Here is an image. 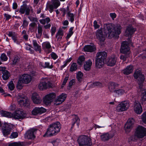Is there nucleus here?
Instances as JSON below:
<instances>
[{"label": "nucleus", "instance_id": "37", "mask_svg": "<svg viewBox=\"0 0 146 146\" xmlns=\"http://www.w3.org/2000/svg\"><path fill=\"white\" fill-rule=\"evenodd\" d=\"M50 21V19L49 17H47L45 19L39 20L40 23L43 25H45L46 23H48Z\"/></svg>", "mask_w": 146, "mask_h": 146}, {"label": "nucleus", "instance_id": "5", "mask_svg": "<svg viewBox=\"0 0 146 146\" xmlns=\"http://www.w3.org/2000/svg\"><path fill=\"white\" fill-rule=\"evenodd\" d=\"M19 11L21 14H25L26 15H29L30 11L33 12V9L31 7L28 6L26 3H24L21 6Z\"/></svg>", "mask_w": 146, "mask_h": 146}, {"label": "nucleus", "instance_id": "31", "mask_svg": "<svg viewBox=\"0 0 146 146\" xmlns=\"http://www.w3.org/2000/svg\"><path fill=\"white\" fill-rule=\"evenodd\" d=\"M42 27L40 24L38 25V33L36 34V36L37 38H41L42 33Z\"/></svg>", "mask_w": 146, "mask_h": 146}, {"label": "nucleus", "instance_id": "39", "mask_svg": "<svg viewBox=\"0 0 146 146\" xmlns=\"http://www.w3.org/2000/svg\"><path fill=\"white\" fill-rule=\"evenodd\" d=\"M52 1L54 9H56L60 5V3L58 0H52Z\"/></svg>", "mask_w": 146, "mask_h": 146}, {"label": "nucleus", "instance_id": "33", "mask_svg": "<svg viewBox=\"0 0 146 146\" xmlns=\"http://www.w3.org/2000/svg\"><path fill=\"white\" fill-rule=\"evenodd\" d=\"M67 18L69 21L71 23H72L74 21V15L71 13L70 12H68L67 13Z\"/></svg>", "mask_w": 146, "mask_h": 146}, {"label": "nucleus", "instance_id": "38", "mask_svg": "<svg viewBox=\"0 0 146 146\" xmlns=\"http://www.w3.org/2000/svg\"><path fill=\"white\" fill-rule=\"evenodd\" d=\"M63 35V31L61 29H59L57 33H56V37L57 38L58 37V39H60L62 38V36Z\"/></svg>", "mask_w": 146, "mask_h": 146}, {"label": "nucleus", "instance_id": "56", "mask_svg": "<svg viewBox=\"0 0 146 146\" xmlns=\"http://www.w3.org/2000/svg\"><path fill=\"white\" fill-rule=\"evenodd\" d=\"M28 18L31 21L37 22L38 21L36 17H33L30 16L28 17Z\"/></svg>", "mask_w": 146, "mask_h": 146}, {"label": "nucleus", "instance_id": "46", "mask_svg": "<svg viewBox=\"0 0 146 146\" xmlns=\"http://www.w3.org/2000/svg\"><path fill=\"white\" fill-rule=\"evenodd\" d=\"M42 46L44 48H46V49L50 48L51 47L50 44L48 42H46L43 43Z\"/></svg>", "mask_w": 146, "mask_h": 146}, {"label": "nucleus", "instance_id": "58", "mask_svg": "<svg viewBox=\"0 0 146 146\" xmlns=\"http://www.w3.org/2000/svg\"><path fill=\"white\" fill-rule=\"evenodd\" d=\"M69 78V76L68 75L66 76L65 78L64 81L63 82V83L61 87L62 88L65 85V84L66 83L67 80H68Z\"/></svg>", "mask_w": 146, "mask_h": 146}, {"label": "nucleus", "instance_id": "48", "mask_svg": "<svg viewBox=\"0 0 146 146\" xmlns=\"http://www.w3.org/2000/svg\"><path fill=\"white\" fill-rule=\"evenodd\" d=\"M29 22L27 20L26 18L24 17L23 18V23L22 26L24 27H27L29 25Z\"/></svg>", "mask_w": 146, "mask_h": 146}, {"label": "nucleus", "instance_id": "57", "mask_svg": "<svg viewBox=\"0 0 146 146\" xmlns=\"http://www.w3.org/2000/svg\"><path fill=\"white\" fill-rule=\"evenodd\" d=\"M50 56L54 60H56L58 58L57 55L54 52H52L50 54Z\"/></svg>", "mask_w": 146, "mask_h": 146}, {"label": "nucleus", "instance_id": "30", "mask_svg": "<svg viewBox=\"0 0 146 146\" xmlns=\"http://www.w3.org/2000/svg\"><path fill=\"white\" fill-rule=\"evenodd\" d=\"M1 114L2 116L8 118H12L13 117V114L8 111H1Z\"/></svg>", "mask_w": 146, "mask_h": 146}, {"label": "nucleus", "instance_id": "12", "mask_svg": "<svg viewBox=\"0 0 146 146\" xmlns=\"http://www.w3.org/2000/svg\"><path fill=\"white\" fill-rule=\"evenodd\" d=\"M13 128L12 125L5 123L2 127V132L3 135L6 136L9 135Z\"/></svg>", "mask_w": 146, "mask_h": 146}, {"label": "nucleus", "instance_id": "49", "mask_svg": "<svg viewBox=\"0 0 146 146\" xmlns=\"http://www.w3.org/2000/svg\"><path fill=\"white\" fill-rule=\"evenodd\" d=\"M22 83H23L22 82V81L21 79L20 78V79L19 80L17 84V88L19 89H22L23 87Z\"/></svg>", "mask_w": 146, "mask_h": 146}, {"label": "nucleus", "instance_id": "10", "mask_svg": "<svg viewBox=\"0 0 146 146\" xmlns=\"http://www.w3.org/2000/svg\"><path fill=\"white\" fill-rule=\"evenodd\" d=\"M136 135L138 138H142L146 135V129L142 126H139L137 128Z\"/></svg>", "mask_w": 146, "mask_h": 146}, {"label": "nucleus", "instance_id": "11", "mask_svg": "<svg viewBox=\"0 0 146 146\" xmlns=\"http://www.w3.org/2000/svg\"><path fill=\"white\" fill-rule=\"evenodd\" d=\"M36 75V73L35 72H33L31 73L30 75L28 74H24L20 78L22 81V82L24 84H28L29 83L31 80V76Z\"/></svg>", "mask_w": 146, "mask_h": 146}, {"label": "nucleus", "instance_id": "40", "mask_svg": "<svg viewBox=\"0 0 146 146\" xmlns=\"http://www.w3.org/2000/svg\"><path fill=\"white\" fill-rule=\"evenodd\" d=\"M3 74L2 78L5 80L8 79L10 76V74L8 71H5V72L3 73Z\"/></svg>", "mask_w": 146, "mask_h": 146}, {"label": "nucleus", "instance_id": "7", "mask_svg": "<svg viewBox=\"0 0 146 146\" xmlns=\"http://www.w3.org/2000/svg\"><path fill=\"white\" fill-rule=\"evenodd\" d=\"M133 76L135 78L137 79L139 85H141L143 82L145 78L141 71L138 69L136 70L134 73Z\"/></svg>", "mask_w": 146, "mask_h": 146}, {"label": "nucleus", "instance_id": "34", "mask_svg": "<svg viewBox=\"0 0 146 146\" xmlns=\"http://www.w3.org/2000/svg\"><path fill=\"white\" fill-rule=\"evenodd\" d=\"M141 102L142 104H145L146 102V91L143 92L141 95Z\"/></svg>", "mask_w": 146, "mask_h": 146}, {"label": "nucleus", "instance_id": "13", "mask_svg": "<svg viewBox=\"0 0 146 146\" xmlns=\"http://www.w3.org/2000/svg\"><path fill=\"white\" fill-rule=\"evenodd\" d=\"M51 86L50 82L47 80H42L40 82L38 85V88L40 90H43L50 88Z\"/></svg>", "mask_w": 146, "mask_h": 146}, {"label": "nucleus", "instance_id": "17", "mask_svg": "<svg viewBox=\"0 0 146 146\" xmlns=\"http://www.w3.org/2000/svg\"><path fill=\"white\" fill-rule=\"evenodd\" d=\"M133 109L135 112L137 114H140L142 112V107L138 102H136L134 103Z\"/></svg>", "mask_w": 146, "mask_h": 146}, {"label": "nucleus", "instance_id": "20", "mask_svg": "<svg viewBox=\"0 0 146 146\" xmlns=\"http://www.w3.org/2000/svg\"><path fill=\"white\" fill-rule=\"evenodd\" d=\"M119 85L118 84L113 82H110L109 83L108 87L109 90L111 92L114 93L116 90L119 87Z\"/></svg>", "mask_w": 146, "mask_h": 146}, {"label": "nucleus", "instance_id": "22", "mask_svg": "<svg viewBox=\"0 0 146 146\" xmlns=\"http://www.w3.org/2000/svg\"><path fill=\"white\" fill-rule=\"evenodd\" d=\"M116 61V59L114 56H110L107 59V63L108 66H113L115 64Z\"/></svg>", "mask_w": 146, "mask_h": 146}, {"label": "nucleus", "instance_id": "15", "mask_svg": "<svg viewBox=\"0 0 146 146\" xmlns=\"http://www.w3.org/2000/svg\"><path fill=\"white\" fill-rule=\"evenodd\" d=\"M128 43L126 41L123 42L120 49L121 53L123 54L129 53L130 48L128 46Z\"/></svg>", "mask_w": 146, "mask_h": 146}, {"label": "nucleus", "instance_id": "36", "mask_svg": "<svg viewBox=\"0 0 146 146\" xmlns=\"http://www.w3.org/2000/svg\"><path fill=\"white\" fill-rule=\"evenodd\" d=\"M133 126V125L127 122L125 125L124 127L126 132H128L130 131L131 129L132 128Z\"/></svg>", "mask_w": 146, "mask_h": 146}, {"label": "nucleus", "instance_id": "44", "mask_svg": "<svg viewBox=\"0 0 146 146\" xmlns=\"http://www.w3.org/2000/svg\"><path fill=\"white\" fill-rule=\"evenodd\" d=\"M85 60V58L83 56H80L78 60V63L79 65H82L83 64Z\"/></svg>", "mask_w": 146, "mask_h": 146}, {"label": "nucleus", "instance_id": "54", "mask_svg": "<svg viewBox=\"0 0 146 146\" xmlns=\"http://www.w3.org/2000/svg\"><path fill=\"white\" fill-rule=\"evenodd\" d=\"M8 87L11 90H13L14 88V84L13 81H11L8 84Z\"/></svg>", "mask_w": 146, "mask_h": 146}, {"label": "nucleus", "instance_id": "45", "mask_svg": "<svg viewBox=\"0 0 146 146\" xmlns=\"http://www.w3.org/2000/svg\"><path fill=\"white\" fill-rule=\"evenodd\" d=\"M8 35L9 37H11L12 39L17 37V34L14 32H9Z\"/></svg>", "mask_w": 146, "mask_h": 146}, {"label": "nucleus", "instance_id": "25", "mask_svg": "<svg viewBox=\"0 0 146 146\" xmlns=\"http://www.w3.org/2000/svg\"><path fill=\"white\" fill-rule=\"evenodd\" d=\"M114 136L113 134H110L108 133H104L100 136L101 139L104 141L108 140Z\"/></svg>", "mask_w": 146, "mask_h": 146}, {"label": "nucleus", "instance_id": "8", "mask_svg": "<svg viewBox=\"0 0 146 146\" xmlns=\"http://www.w3.org/2000/svg\"><path fill=\"white\" fill-rule=\"evenodd\" d=\"M129 106L128 101H124L119 104L116 107V110L118 112H121L126 110Z\"/></svg>", "mask_w": 146, "mask_h": 146}, {"label": "nucleus", "instance_id": "59", "mask_svg": "<svg viewBox=\"0 0 146 146\" xmlns=\"http://www.w3.org/2000/svg\"><path fill=\"white\" fill-rule=\"evenodd\" d=\"M19 58L18 57H15L13 60V64H17L19 61Z\"/></svg>", "mask_w": 146, "mask_h": 146}, {"label": "nucleus", "instance_id": "63", "mask_svg": "<svg viewBox=\"0 0 146 146\" xmlns=\"http://www.w3.org/2000/svg\"><path fill=\"white\" fill-rule=\"evenodd\" d=\"M4 16L7 20H8L9 19L11 18V16L7 13H4Z\"/></svg>", "mask_w": 146, "mask_h": 146}, {"label": "nucleus", "instance_id": "52", "mask_svg": "<svg viewBox=\"0 0 146 146\" xmlns=\"http://www.w3.org/2000/svg\"><path fill=\"white\" fill-rule=\"evenodd\" d=\"M141 119L143 123H146V111L142 114L141 116Z\"/></svg>", "mask_w": 146, "mask_h": 146}, {"label": "nucleus", "instance_id": "60", "mask_svg": "<svg viewBox=\"0 0 146 146\" xmlns=\"http://www.w3.org/2000/svg\"><path fill=\"white\" fill-rule=\"evenodd\" d=\"M31 47L30 45H27L25 48L27 50H28L31 53H33L34 52V50L31 49Z\"/></svg>", "mask_w": 146, "mask_h": 146}, {"label": "nucleus", "instance_id": "23", "mask_svg": "<svg viewBox=\"0 0 146 146\" xmlns=\"http://www.w3.org/2000/svg\"><path fill=\"white\" fill-rule=\"evenodd\" d=\"M136 29L131 26L128 27L125 32V35L126 36L130 37L131 35L133 34Z\"/></svg>", "mask_w": 146, "mask_h": 146}, {"label": "nucleus", "instance_id": "1", "mask_svg": "<svg viewBox=\"0 0 146 146\" xmlns=\"http://www.w3.org/2000/svg\"><path fill=\"white\" fill-rule=\"evenodd\" d=\"M104 27L105 29L108 31V36L109 38H111L120 34L122 29L121 26L119 24L115 25L108 24L105 25Z\"/></svg>", "mask_w": 146, "mask_h": 146}, {"label": "nucleus", "instance_id": "28", "mask_svg": "<svg viewBox=\"0 0 146 146\" xmlns=\"http://www.w3.org/2000/svg\"><path fill=\"white\" fill-rule=\"evenodd\" d=\"M92 64V62L90 60H88L86 61L84 65V68L85 70H89Z\"/></svg>", "mask_w": 146, "mask_h": 146}, {"label": "nucleus", "instance_id": "41", "mask_svg": "<svg viewBox=\"0 0 146 146\" xmlns=\"http://www.w3.org/2000/svg\"><path fill=\"white\" fill-rule=\"evenodd\" d=\"M77 69V66L76 64L75 63H73L72 64L70 67V71L72 72L76 71Z\"/></svg>", "mask_w": 146, "mask_h": 146}, {"label": "nucleus", "instance_id": "9", "mask_svg": "<svg viewBox=\"0 0 146 146\" xmlns=\"http://www.w3.org/2000/svg\"><path fill=\"white\" fill-rule=\"evenodd\" d=\"M56 94L54 92L51 93L46 95L43 99L44 103L46 105L50 104L55 98Z\"/></svg>", "mask_w": 146, "mask_h": 146}, {"label": "nucleus", "instance_id": "16", "mask_svg": "<svg viewBox=\"0 0 146 146\" xmlns=\"http://www.w3.org/2000/svg\"><path fill=\"white\" fill-rule=\"evenodd\" d=\"M13 114V117L15 119H23L26 117V114L20 110L16 111L15 113Z\"/></svg>", "mask_w": 146, "mask_h": 146}, {"label": "nucleus", "instance_id": "42", "mask_svg": "<svg viewBox=\"0 0 146 146\" xmlns=\"http://www.w3.org/2000/svg\"><path fill=\"white\" fill-rule=\"evenodd\" d=\"M72 58L70 57L69 58L67 59L64 62V65H62L61 67V69L62 70L64 67L66 66L67 64L69 63L72 60Z\"/></svg>", "mask_w": 146, "mask_h": 146}, {"label": "nucleus", "instance_id": "35", "mask_svg": "<svg viewBox=\"0 0 146 146\" xmlns=\"http://www.w3.org/2000/svg\"><path fill=\"white\" fill-rule=\"evenodd\" d=\"M125 93V90L123 89H120L119 86V87H118L117 89L116 90L114 93L118 95H121Z\"/></svg>", "mask_w": 146, "mask_h": 146}, {"label": "nucleus", "instance_id": "50", "mask_svg": "<svg viewBox=\"0 0 146 146\" xmlns=\"http://www.w3.org/2000/svg\"><path fill=\"white\" fill-rule=\"evenodd\" d=\"M43 67L44 68H47L51 69L53 67V66L52 64L50 65V64L49 62H46L45 63V66H43Z\"/></svg>", "mask_w": 146, "mask_h": 146}, {"label": "nucleus", "instance_id": "27", "mask_svg": "<svg viewBox=\"0 0 146 146\" xmlns=\"http://www.w3.org/2000/svg\"><path fill=\"white\" fill-rule=\"evenodd\" d=\"M133 70V67L132 65L127 66L123 70L124 74L126 75H129L131 73Z\"/></svg>", "mask_w": 146, "mask_h": 146}, {"label": "nucleus", "instance_id": "32", "mask_svg": "<svg viewBox=\"0 0 146 146\" xmlns=\"http://www.w3.org/2000/svg\"><path fill=\"white\" fill-rule=\"evenodd\" d=\"M33 44L34 49L36 51H38L40 52L41 50V46L37 43V41L35 40H33Z\"/></svg>", "mask_w": 146, "mask_h": 146}, {"label": "nucleus", "instance_id": "24", "mask_svg": "<svg viewBox=\"0 0 146 146\" xmlns=\"http://www.w3.org/2000/svg\"><path fill=\"white\" fill-rule=\"evenodd\" d=\"M84 50L85 52H92L96 50V47L94 45H88L84 46Z\"/></svg>", "mask_w": 146, "mask_h": 146}, {"label": "nucleus", "instance_id": "18", "mask_svg": "<svg viewBox=\"0 0 146 146\" xmlns=\"http://www.w3.org/2000/svg\"><path fill=\"white\" fill-rule=\"evenodd\" d=\"M19 104L21 106L27 107L29 105V101L26 98H22L18 100Z\"/></svg>", "mask_w": 146, "mask_h": 146}, {"label": "nucleus", "instance_id": "29", "mask_svg": "<svg viewBox=\"0 0 146 146\" xmlns=\"http://www.w3.org/2000/svg\"><path fill=\"white\" fill-rule=\"evenodd\" d=\"M54 9L53 5L51 4L50 2H48L47 3L45 10L46 11H49L50 13H52Z\"/></svg>", "mask_w": 146, "mask_h": 146}, {"label": "nucleus", "instance_id": "55", "mask_svg": "<svg viewBox=\"0 0 146 146\" xmlns=\"http://www.w3.org/2000/svg\"><path fill=\"white\" fill-rule=\"evenodd\" d=\"M10 146H22V143L21 142H15L10 143Z\"/></svg>", "mask_w": 146, "mask_h": 146}, {"label": "nucleus", "instance_id": "62", "mask_svg": "<svg viewBox=\"0 0 146 146\" xmlns=\"http://www.w3.org/2000/svg\"><path fill=\"white\" fill-rule=\"evenodd\" d=\"M56 31V27H51L50 32L52 36L53 35Z\"/></svg>", "mask_w": 146, "mask_h": 146}, {"label": "nucleus", "instance_id": "3", "mask_svg": "<svg viewBox=\"0 0 146 146\" xmlns=\"http://www.w3.org/2000/svg\"><path fill=\"white\" fill-rule=\"evenodd\" d=\"M106 56L107 53L105 52H99L97 53L95 63L96 66L97 68H100L102 67Z\"/></svg>", "mask_w": 146, "mask_h": 146}, {"label": "nucleus", "instance_id": "51", "mask_svg": "<svg viewBox=\"0 0 146 146\" xmlns=\"http://www.w3.org/2000/svg\"><path fill=\"white\" fill-rule=\"evenodd\" d=\"M1 59L3 61H6L7 60L8 58L6 54L5 53H2L1 56Z\"/></svg>", "mask_w": 146, "mask_h": 146}, {"label": "nucleus", "instance_id": "21", "mask_svg": "<svg viewBox=\"0 0 146 146\" xmlns=\"http://www.w3.org/2000/svg\"><path fill=\"white\" fill-rule=\"evenodd\" d=\"M32 99L33 102L35 104H39L41 103V100L36 93H34L33 94L32 97Z\"/></svg>", "mask_w": 146, "mask_h": 146}, {"label": "nucleus", "instance_id": "43", "mask_svg": "<svg viewBox=\"0 0 146 146\" xmlns=\"http://www.w3.org/2000/svg\"><path fill=\"white\" fill-rule=\"evenodd\" d=\"M83 74L80 71L78 72L76 74V78L79 82H81L82 79Z\"/></svg>", "mask_w": 146, "mask_h": 146}, {"label": "nucleus", "instance_id": "14", "mask_svg": "<svg viewBox=\"0 0 146 146\" xmlns=\"http://www.w3.org/2000/svg\"><path fill=\"white\" fill-rule=\"evenodd\" d=\"M66 97V94L62 93L55 99L54 102V104L56 106L60 105L65 100Z\"/></svg>", "mask_w": 146, "mask_h": 146}, {"label": "nucleus", "instance_id": "2", "mask_svg": "<svg viewBox=\"0 0 146 146\" xmlns=\"http://www.w3.org/2000/svg\"><path fill=\"white\" fill-rule=\"evenodd\" d=\"M61 128L60 123L57 121L49 125L44 136H54L58 133Z\"/></svg>", "mask_w": 146, "mask_h": 146}, {"label": "nucleus", "instance_id": "26", "mask_svg": "<svg viewBox=\"0 0 146 146\" xmlns=\"http://www.w3.org/2000/svg\"><path fill=\"white\" fill-rule=\"evenodd\" d=\"M96 36L98 39L101 42L103 41L104 40V36L101 30H98L96 33Z\"/></svg>", "mask_w": 146, "mask_h": 146}, {"label": "nucleus", "instance_id": "4", "mask_svg": "<svg viewBox=\"0 0 146 146\" xmlns=\"http://www.w3.org/2000/svg\"><path fill=\"white\" fill-rule=\"evenodd\" d=\"M77 141L80 146H91L92 145L91 139L85 135L80 136Z\"/></svg>", "mask_w": 146, "mask_h": 146}, {"label": "nucleus", "instance_id": "64", "mask_svg": "<svg viewBox=\"0 0 146 146\" xmlns=\"http://www.w3.org/2000/svg\"><path fill=\"white\" fill-rule=\"evenodd\" d=\"M59 143V140L57 139L55 140H54L52 142V143L54 146H57Z\"/></svg>", "mask_w": 146, "mask_h": 146}, {"label": "nucleus", "instance_id": "6", "mask_svg": "<svg viewBox=\"0 0 146 146\" xmlns=\"http://www.w3.org/2000/svg\"><path fill=\"white\" fill-rule=\"evenodd\" d=\"M37 131L38 129L35 128H30L25 133V137L28 139L34 140L36 138Z\"/></svg>", "mask_w": 146, "mask_h": 146}, {"label": "nucleus", "instance_id": "61", "mask_svg": "<svg viewBox=\"0 0 146 146\" xmlns=\"http://www.w3.org/2000/svg\"><path fill=\"white\" fill-rule=\"evenodd\" d=\"M16 108V106L14 104H12L10 106L9 109L11 111L15 110Z\"/></svg>", "mask_w": 146, "mask_h": 146}, {"label": "nucleus", "instance_id": "53", "mask_svg": "<svg viewBox=\"0 0 146 146\" xmlns=\"http://www.w3.org/2000/svg\"><path fill=\"white\" fill-rule=\"evenodd\" d=\"M18 135V133L17 132H12L10 136V138H15L17 137Z\"/></svg>", "mask_w": 146, "mask_h": 146}, {"label": "nucleus", "instance_id": "47", "mask_svg": "<svg viewBox=\"0 0 146 146\" xmlns=\"http://www.w3.org/2000/svg\"><path fill=\"white\" fill-rule=\"evenodd\" d=\"M74 29L73 27H71L69 29L68 34L67 36V37L68 38H69L73 33V30Z\"/></svg>", "mask_w": 146, "mask_h": 146}, {"label": "nucleus", "instance_id": "19", "mask_svg": "<svg viewBox=\"0 0 146 146\" xmlns=\"http://www.w3.org/2000/svg\"><path fill=\"white\" fill-rule=\"evenodd\" d=\"M46 110L43 108H35L32 111V112L33 115H36L38 114H41L46 112Z\"/></svg>", "mask_w": 146, "mask_h": 146}]
</instances>
